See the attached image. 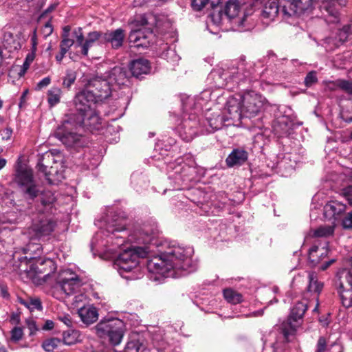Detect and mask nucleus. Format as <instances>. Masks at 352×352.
<instances>
[{
	"label": "nucleus",
	"instance_id": "obj_36",
	"mask_svg": "<svg viewBox=\"0 0 352 352\" xmlns=\"http://www.w3.org/2000/svg\"><path fill=\"white\" fill-rule=\"evenodd\" d=\"M223 296L228 302L233 305L240 303L243 301L242 295L230 288L223 290Z\"/></svg>",
	"mask_w": 352,
	"mask_h": 352
},
{
	"label": "nucleus",
	"instance_id": "obj_33",
	"mask_svg": "<svg viewBox=\"0 0 352 352\" xmlns=\"http://www.w3.org/2000/svg\"><path fill=\"white\" fill-rule=\"evenodd\" d=\"M338 292L343 305L346 307L352 306V286L346 287L344 283L342 280L340 283Z\"/></svg>",
	"mask_w": 352,
	"mask_h": 352
},
{
	"label": "nucleus",
	"instance_id": "obj_60",
	"mask_svg": "<svg viewBox=\"0 0 352 352\" xmlns=\"http://www.w3.org/2000/svg\"><path fill=\"white\" fill-rule=\"evenodd\" d=\"M330 352H342L343 349L342 346L338 343H333L331 344L329 349Z\"/></svg>",
	"mask_w": 352,
	"mask_h": 352
},
{
	"label": "nucleus",
	"instance_id": "obj_49",
	"mask_svg": "<svg viewBox=\"0 0 352 352\" xmlns=\"http://www.w3.org/2000/svg\"><path fill=\"white\" fill-rule=\"evenodd\" d=\"M142 347L143 346L139 340H131L126 344L125 352H140Z\"/></svg>",
	"mask_w": 352,
	"mask_h": 352
},
{
	"label": "nucleus",
	"instance_id": "obj_40",
	"mask_svg": "<svg viewBox=\"0 0 352 352\" xmlns=\"http://www.w3.org/2000/svg\"><path fill=\"white\" fill-rule=\"evenodd\" d=\"M349 30V25H344L342 29H340L338 32V36H336L338 40L333 42V46H331L330 48L338 47L340 45L344 43L347 39Z\"/></svg>",
	"mask_w": 352,
	"mask_h": 352
},
{
	"label": "nucleus",
	"instance_id": "obj_47",
	"mask_svg": "<svg viewBox=\"0 0 352 352\" xmlns=\"http://www.w3.org/2000/svg\"><path fill=\"white\" fill-rule=\"evenodd\" d=\"M309 291H314L320 293L323 287V283L318 281L316 277L313 274H309Z\"/></svg>",
	"mask_w": 352,
	"mask_h": 352
},
{
	"label": "nucleus",
	"instance_id": "obj_21",
	"mask_svg": "<svg viewBox=\"0 0 352 352\" xmlns=\"http://www.w3.org/2000/svg\"><path fill=\"white\" fill-rule=\"evenodd\" d=\"M307 9L306 2L303 3L302 0L287 1L282 6L281 13L285 19L292 16H300Z\"/></svg>",
	"mask_w": 352,
	"mask_h": 352
},
{
	"label": "nucleus",
	"instance_id": "obj_25",
	"mask_svg": "<svg viewBox=\"0 0 352 352\" xmlns=\"http://www.w3.org/2000/svg\"><path fill=\"white\" fill-rule=\"evenodd\" d=\"M157 231L156 229L151 228L148 226H144L140 230L134 234L133 240L139 243L145 245L152 244L155 240Z\"/></svg>",
	"mask_w": 352,
	"mask_h": 352
},
{
	"label": "nucleus",
	"instance_id": "obj_24",
	"mask_svg": "<svg viewBox=\"0 0 352 352\" xmlns=\"http://www.w3.org/2000/svg\"><path fill=\"white\" fill-rule=\"evenodd\" d=\"M322 8L325 10L328 13L327 21L328 23H337L339 21V13L335 8V2L336 1L340 6L346 5L345 0H321Z\"/></svg>",
	"mask_w": 352,
	"mask_h": 352
},
{
	"label": "nucleus",
	"instance_id": "obj_23",
	"mask_svg": "<svg viewBox=\"0 0 352 352\" xmlns=\"http://www.w3.org/2000/svg\"><path fill=\"white\" fill-rule=\"evenodd\" d=\"M78 314L80 320L86 325L96 322L99 317L98 310L93 305H87L78 309Z\"/></svg>",
	"mask_w": 352,
	"mask_h": 352
},
{
	"label": "nucleus",
	"instance_id": "obj_45",
	"mask_svg": "<svg viewBox=\"0 0 352 352\" xmlns=\"http://www.w3.org/2000/svg\"><path fill=\"white\" fill-rule=\"evenodd\" d=\"M335 85L336 87L345 91L348 94L352 95V82L346 80L338 79L335 82Z\"/></svg>",
	"mask_w": 352,
	"mask_h": 352
},
{
	"label": "nucleus",
	"instance_id": "obj_53",
	"mask_svg": "<svg viewBox=\"0 0 352 352\" xmlns=\"http://www.w3.org/2000/svg\"><path fill=\"white\" fill-rule=\"evenodd\" d=\"M336 40H338L337 37H331V36H329L324 40L323 44H324V46L327 51H332L336 48V47L330 48L331 46H333V42H335Z\"/></svg>",
	"mask_w": 352,
	"mask_h": 352
},
{
	"label": "nucleus",
	"instance_id": "obj_41",
	"mask_svg": "<svg viewBox=\"0 0 352 352\" xmlns=\"http://www.w3.org/2000/svg\"><path fill=\"white\" fill-rule=\"evenodd\" d=\"M19 302L30 310H41L43 309L41 302L38 298H31L29 301H25L23 299H19Z\"/></svg>",
	"mask_w": 352,
	"mask_h": 352
},
{
	"label": "nucleus",
	"instance_id": "obj_28",
	"mask_svg": "<svg viewBox=\"0 0 352 352\" xmlns=\"http://www.w3.org/2000/svg\"><path fill=\"white\" fill-rule=\"evenodd\" d=\"M248 158V152L243 148H235L226 158V164L229 167L243 164Z\"/></svg>",
	"mask_w": 352,
	"mask_h": 352
},
{
	"label": "nucleus",
	"instance_id": "obj_3",
	"mask_svg": "<svg viewBox=\"0 0 352 352\" xmlns=\"http://www.w3.org/2000/svg\"><path fill=\"white\" fill-rule=\"evenodd\" d=\"M126 220L118 217L114 216L111 219L106 221L104 230H100L94 236L91 241V246L100 245H106L109 243H113V239L115 236L116 241L115 245L120 246L123 244L126 236Z\"/></svg>",
	"mask_w": 352,
	"mask_h": 352
},
{
	"label": "nucleus",
	"instance_id": "obj_4",
	"mask_svg": "<svg viewBox=\"0 0 352 352\" xmlns=\"http://www.w3.org/2000/svg\"><path fill=\"white\" fill-rule=\"evenodd\" d=\"M14 181L25 197L32 199L39 195L40 189L34 179L32 170L19 160L15 166Z\"/></svg>",
	"mask_w": 352,
	"mask_h": 352
},
{
	"label": "nucleus",
	"instance_id": "obj_38",
	"mask_svg": "<svg viewBox=\"0 0 352 352\" xmlns=\"http://www.w3.org/2000/svg\"><path fill=\"white\" fill-rule=\"evenodd\" d=\"M62 91L58 87H53L47 91V102L50 107L57 104L61 98Z\"/></svg>",
	"mask_w": 352,
	"mask_h": 352
},
{
	"label": "nucleus",
	"instance_id": "obj_27",
	"mask_svg": "<svg viewBox=\"0 0 352 352\" xmlns=\"http://www.w3.org/2000/svg\"><path fill=\"white\" fill-rule=\"evenodd\" d=\"M279 12L278 0H267L263 7L261 16L269 23L275 19Z\"/></svg>",
	"mask_w": 352,
	"mask_h": 352
},
{
	"label": "nucleus",
	"instance_id": "obj_62",
	"mask_svg": "<svg viewBox=\"0 0 352 352\" xmlns=\"http://www.w3.org/2000/svg\"><path fill=\"white\" fill-rule=\"evenodd\" d=\"M27 325L30 330V334L34 333V332L38 329L36 322L32 320H28Z\"/></svg>",
	"mask_w": 352,
	"mask_h": 352
},
{
	"label": "nucleus",
	"instance_id": "obj_44",
	"mask_svg": "<svg viewBox=\"0 0 352 352\" xmlns=\"http://www.w3.org/2000/svg\"><path fill=\"white\" fill-rule=\"evenodd\" d=\"M60 343L61 341L59 339L51 338L43 342V347L45 351L52 352L56 349Z\"/></svg>",
	"mask_w": 352,
	"mask_h": 352
},
{
	"label": "nucleus",
	"instance_id": "obj_61",
	"mask_svg": "<svg viewBox=\"0 0 352 352\" xmlns=\"http://www.w3.org/2000/svg\"><path fill=\"white\" fill-rule=\"evenodd\" d=\"M74 299V305L76 306H78L79 302H82L85 299H86V296L83 294H79L77 295H75L73 298Z\"/></svg>",
	"mask_w": 352,
	"mask_h": 352
},
{
	"label": "nucleus",
	"instance_id": "obj_57",
	"mask_svg": "<svg viewBox=\"0 0 352 352\" xmlns=\"http://www.w3.org/2000/svg\"><path fill=\"white\" fill-rule=\"evenodd\" d=\"M12 129L10 127L7 126L1 133V138L3 140H9L12 135Z\"/></svg>",
	"mask_w": 352,
	"mask_h": 352
},
{
	"label": "nucleus",
	"instance_id": "obj_48",
	"mask_svg": "<svg viewBox=\"0 0 352 352\" xmlns=\"http://www.w3.org/2000/svg\"><path fill=\"white\" fill-rule=\"evenodd\" d=\"M209 2L210 0H192V6L194 10L199 11ZM210 3L211 6L213 7L219 3V0H211Z\"/></svg>",
	"mask_w": 352,
	"mask_h": 352
},
{
	"label": "nucleus",
	"instance_id": "obj_42",
	"mask_svg": "<svg viewBox=\"0 0 352 352\" xmlns=\"http://www.w3.org/2000/svg\"><path fill=\"white\" fill-rule=\"evenodd\" d=\"M76 79V72L73 69H68L66 70L65 76L63 78V85L65 87L70 88L74 83Z\"/></svg>",
	"mask_w": 352,
	"mask_h": 352
},
{
	"label": "nucleus",
	"instance_id": "obj_22",
	"mask_svg": "<svg viewBox=\"0 0 352 352\" xmlns=\"http://www.w3.org/2000/svg\"><path fill=\"white\" fill-rule=\"evenodd\" d=\"M217 96V94L212 92L210 89H205L195 98V102L192 98H188V102L184 104V108L186 110H188V106L194 103L195 109H202L204 107L206 106L208 102H214L212 98Z\"/></svg>",
	"mask_w": 352,
	"mask_h": 352
},
{
	"label": "nucleus",
	"instance_id": "obj_10",
	"mask_svg": "<svg viewBox=\"0 0 352 352\" xmlns=\"http://www.w3.org/2000/svg\"><path fill=\"white\" fill-rule=\"evenodd\" d=\"M82 285V280L69 269L61 270L56 277V287L67 296L75 294Z\"/></svg>",
	"mask_w": 352,
	"mask_h": 352
},
{
	"label": "nucleus",
	"instance_id": "obj_50",
	"mask_svg": "<svg viewBox=\"0 0 352 352\" xmlns=\"http://www.w3.org/2000/svg\"><path fill=\"white\" fill-rule=\"evenodd\" d=\"M333 228L331 226L320 227L314 232L316 236H327L332 234Z\"/></svg>",
	"mask_w": 352,
	"mask_h": 352
},
{
	"label": "nucleus",
	"instance_id": "obj_37",
	"mask_svg": "<svg viewBox=\"0 0 352 352\" xmlns=\"http://www.w3.org/2000/svg\"><path fill=\"white\" fill-rule=\"evenodd\" d=\"M225 20H226V18L223 12L214 11L208 16L207 24L208 26L210 25H214L219 27L223 24Z\"/></svg>",
	"mask_w": 352,
	"mask_h": 352
},
{
	"label": "nucleus",
	"instance_id": "obj_7",
	"mask_svg": "<svg viewBox=\"0 0 352 352\" xmlns=\"http://www.w3.org/2000/svg\"><path fill=\"white\" fill-rule=\"evenodd\" d=\"M75 118L67 115L63 124L57 128L54 135L63 144L68 147L80 145V135L75 131L80 126L74 124Z\"/></svg>",
	"mask_w": 352,
	"mask_h": 352
},
{
	"label": "nucleus",
	"instance_id": "obj_43",
	"mask_svg": "<svg viewBox=\"0 0 352 352\" xmlns=\"http://www.w3.org/2000/svg\"><path fill=\"white\" fill-rule=\"evenodd\" d=\"M78 333L74 331L68 330L63 333V342L67 345H72L77 341Z\"/></svg>",
	"mask_w": 352,
	"mask_h": 352
},
{
	"label": "nucleus",
	"instance_id": "obj_5",
	"mask_svg": "<svg viewBox=\"0 0 352 352\" xmlns=\"http://www.w3.org/2000/svg\"><path fill=\"white\" fill-rule=\"evenodd\" d=\"M151 251V248L147 245L124 250L115 260L114 267L122 276H124V273L131 272L137 267L140 257L146 256Z\"/></svg>",
	"mask_w": 352,
	"mask_h": 352
},
{
	"label": "nucleus",
	"instance_id": "obj_30",
	"mask_svg": "<svg viewBox=\"0 0 352 352\" xmlns=\"http://www.w3.org/2000/svg\"><path fill=\"white\" fill-rule=\"evenodd\" d=\"M227 121L223 115L221 116L219 113V112H214L210 115L206 114V122L208 126L206 127V131L208 133H212L216 130L220 129L223 123Z\"/></svg>",
	"mask_w": 352,
	"mask_h": 352
},
{
	"label": "nucleus",
	"instance_id": "obj_18",
	"mask_svg": "<svg viewBox=\"0 0 352 352\" xmlns=\"http://www.w3.org/2000/svg\"><path fill=\"white\" fill-rule=\"evenodd\" d=\"M71 116H74L75 118V125L82 126L91 131L100 129L101 121L95 109H91L85 114L75 115L72 113Z\"/></svg>",
	"mask_w": 352,
	"mask_h": 352
},
{
	"label": "nucleus",
	"instance_id": "obj_64",
	"mask_svg": "<svg viewBox=\"0 0 352 352\" xmlns=\"http://www.w3.org/2000/svg\"><path fill=\"white\" fill-rule=\"evenodd\" d=\"M35 53L36 51L32 50V52L27 55L25 60L26 61V65L30 64L34 60L35 58Z\"/></svg>",
	"mask_w": 352,
	"mask_h": 352
},
{
	"label": "nucleus",
	"instance_id": "obj_26",
	"mask_svg": "<svg viewBox=\"0 0 352 352\" xmlns=\"http://www.w3.org/2000/svg\"><path fill=\"white\" fill-rule=\"evenodd\" d=\"M106 77L108 78L111 86L124 85L129 81L127 72L120 67H115L108 72Z\"/></svg>",
	"mask_w": 352,
	"mask_h": 352
},
{
	"label": "nucleus",
	"instance_id": "obj_20",
	"mask_svg": "<svg viewBox=\"0 0 352 352\" xmlns=\"http://www.w3.org/2000/svg\"><path fill=\"white\" fill-rule=\"evenodd\" d=\"M241 9L242 7L238 0H229L225 6L223 11L226 20L230 21L234 19L236 20V23L239 25H243L244 18L250 13L244 12L241 17L239 14Z\"/></svg>",
	"mask_w": 352,
	"mask_h": 352
},
{
	"label": "nucleus",
	"instance_id": "obj_6",
	"mask_svg": "<svg viewBox=\"0 0 352 352\" xmlns=\"http://www.w3.org/2000/svg\"><path fill=\"white\" fill-rule=\"evenodd\" d=\"M94 329L100 338H108L113 345H118L124 336V324L120 319L107 318L100 320Z\"/></svg>",
	"mask_w": 352,
	"mask_h": 352
},
{
	"label": "nucleus",
	"instance_id": "obj_8",
	"mask_svg": "<svg viewBox=\"0 0 352 352\" xmlns=\"http://www.w3.org/2000/svg\"><path fill=\"white\" fill-rule=\"evenodd\" d=\"M148 20L146 15H140L137 16L133 22L135 27H143L131 30L129 35V42L133 43L137 47H148L154 37L152 30L145 27L148 24Z\"/></svg>",
	"mask_w": 352,
	"mask_h": 352
},
{
	"label": "nucleus",
	"instance_id": "obj_1",
	"mask_svg": "<svg viewBox=\"0 0 352 352\" xmlns=\"http://www.w3.org/2000/svg\"><path fill=\"white\" fill-rule=\"evenodd\" d=\"M191 247L173 245L160 255L152 257L147 261L148 278L160 282L164 278H177L196 270L193 264Z\"/></svg>",
	"mask_w": 352,
	"mask_h": 352
},
{
	"label": "nucleus",
	"instance_id": "obj_39",
	"mask_svg": "<svg viewBox=\"0 0 352 352\" xmlns=\"http://www.w3.org/2000/svg\"><path fill=\"white\" fill-rule=\"evenodd\" d=\"M63 34L65 35H68L69 38L74 41V44L76 43V47H80L81 42L84 40V34L82 30L80 28H76L71 32H66Z\"/></svg>",
	"mask_w": 352,
	"mask_h": 352
},
{
	"label": "nucleus",
	"instance_id": "obj_14",
	"mask_svg": "<svg viewBox=\"0 0 352 352\" xmlns=\"http://www.w3.org/2000/svg\"><path fill=\"white\" fill-rule=\"evenodd\" d=\"M111 85L105 76L104 78L96 77L89 80L85 89L94 95L98 102L107 99L111 94Z\"/></svg>",
	"mask_w": 352,
	"mask_h": 352
},
{
	"label": "nucleus",
	"instance_id": "obj_15",
	"mask_svg": "<svg viewBox=\"0 0 352 352\" xmlns=\"http://www.w3.org/2000/svg\"><path fill=\"white\" fill-rule=\"evenodd\" d=\"M98 102L95 96L91 95L85 88L78 93L74 99V103L78 112L76 115L85 114L94 109L96 103Z\"/></svg>",
	"mask_w": 352,
	"mask_h": 352
},
{
	"label": "nucleus",
	"instance_id": "obj_59",
	"mask_svg": "<svg viewBox=\"0 0 352 352\" xmlns=\"http://www.w3.org/2000/svg\"><path fill=\"white\" fill-rule=\"evenodd\" d=\"M58 319L62 321L66 326L70 327L72 324L69 315H63L58 316Z\"/></svg>",
	"mask_w": 352,
	"mask_h": 352
},
{
	"label": "nucleus",
	"instance_id": "obj_63",
	"mask_svg": "<svg viewBox=\"0 0 352 352\" xmlns=\"http://www.w3.org/2000/svg\"><path fill=\"white\" fill-rule=\"evenodd\" d=\"M31 43H32V50L36 51V46H37V37L36 34V31L34 32V34L31 38Z\"/></svg>",
	"mask_w": 352,
	"mask_h": 352
},
{
	"label": "nucleus",
	"instance_id": "obj_58",
	"mask_svg": "<svg viewBox=\"0 0 352 352\" xmlns=\"http://www.w3.org/2000/svg\"><path fill=\"white\" fill-rule=\"evenodd\" d=\"M51 82V78L50 77H45L38 82L36 85L37 89H41L43 87L48 86Z\"/></svg>",
	"mask_w": 352,
	"mask_h": 352
},
{
	"label": "nucleus",
	"instance_id": "obj_54",
	"mask_svg": "<svg viewBox=\"0 0 352 352\" xmlns=\"http://www.w3.org/2000/svg\"><path fill=\"white\" fill-rule=\"evenodd\" d=\"M342 195L347 199L349 204L352 205V186L343 188Z\"/></svg>",
	"mask_w": 352,
	"mask_h": 352
},
{
	"label": "nucleus",
	"instance_id": "obj_52",
	"mask_svg": "<svg viewBox=\"0 0 352 352\" xmlns=\"http://www.w3.org/2000/svg\"><path fill=\"white\" fill-rule=\"evenodd\" d=\"M11 340L16 342L22 339L23 336V329L21 327H14L12 329L11 332Z\"/></svg>",
	"mask_w": 352,
	"mask_h": 352
},
{
	"label": "nucleus",
	"instance_id": "obj_2",
	"mask_svg": "<svg viewBox=\"0 0 352 352\" xmlns=\"http://www.w3.org/2000/svg\"><path fill=\"white\" fill-rule=\"evenodd\" d=\"M307 309V305L298 302L292 308L291 314L286 321H284L278 327L279 335L275 342L272 344L274 352H283L285 343L290 341V336H293L302 322V318Z\"/></svg>",
	"mask_w": 352,
	"mask_h": 352
},
{
	"label": "nucleus",
	"instance_id": "obj_17",
	"mask_svg": "<svg viewBox=\"0 0 352 352\" xmlns=\"http://www.w3.org/2000/svg\"><path fill=\"white\" fill-rule=\"evenodd\" d=\"M346 211V205L338 201H330L324 206V217L333 225L339 223Z\"/></svg>",
	"mask_w": 352,
	"mask_h": 352
},
{
	"label": "nucleus",
	"instance_id": "obj_29",
	"mask_svg": "<svg viewBox=\"0 0 352 352\" xmlns=\"http://www.w3.org/2000/svg\"><path fill=\"white\" fill-rule=\"evenodd\" d=\"M124 38V32L120 28L102 34L104 41L110 43L111 47L115 49L119 48L122 45Z\"/></svg>",
	"mask_w": 352,
	"mask_h": 352
},
{
	"label": "nucleus",
	"instance_id": "obj_16",
	"mask_svg": "<svg viewBox=\"0 0 352 352\" xmlns=\"http://www.w3.org/2000/svg\"><path fill=\"white\" fill-rule=\"evenodd\" d=\"M56 225V222L51 217L41 214L38 220L34 221L31 230L35 237L41 238L50 235L54 231Z\"/></svg>",
	"mask_w": 352,
	"mask_h": 352
},
{
	"label": "nucleus",
	"instance_id": "obj_9",
	"mask_svg": "<svg viewBox=\"0 0 352 352\" xmlns=\"http://www.w3.org/2000/svg\"><path fill=\"white\" fill-rule=\"evenodd\" d=\"M26 253H29L30 262V271L36 274H40L47 272V275L52 271L54 267V261L50 258H37L42 252V248L40 243H30L26 247Z\"/></svg>",
	"mask_w": 352,
	"mask_h": 352
},
{
	"label": "nucleus",
	"instance_id": "obj_56",
	"mask_svg": "<svg viewBox=\"0 0 352 352\" xmlns=\"http://www.w3.org/2000/svg\"><path fill=\"white\" fill-rule=\"evenodd\" d=\"M326 344L325 339L323 337H320L318 341L317 350L316 352H324Z\"/></svg>",
	"mask_w": 352,
	"mask_h": 352
},
{
	"label": "nucleus",
	"instance_id": "obj_35",
	"mask_svg": "<svg viewBox=\"0 0 352 352\" xmlns=\"http://www.w3.org/2000/svg\"><path fill=\"white\" fill-rule=\"evenodd\" d=\"M316 306L312 310V318L313 320H317L320 324L322 327H327L330 322L329 320V314H325L324 315L320 316L319 311H318V307H319V301L318 297L316 298Z\"/></svg>",
	"mask_w": 352,
	"mask_h": 352
},
{
	"label": "nucleus",
	"instance_id": "obj_31",
	"mask_svg": "<svg viewBox=\"0 0 352 352\" xmlns=\"http://www.w3.org/2000/svg\"><path fill=\"white\" fill-rule=\"evenodd\" d=\"M102 38V34L100 32L94 31L89 32L86 38L81 42L80 47V53L83 56H87L89 49L94 45V44L100 38Z\"/></svg>",
	"mask_w": 352,
	"mask_h": 352
},
{
	"label": "nucleus",
	"instance_id": "obj_11",
	"mask_svg": "<svg viewBox=\"0 0 352 352\" xmlns=\"http://www.w3.org/2000/svg\"><path fill=\"white\" fill-rule=\"evenodd\" d=\"M57 164L58 162L54 159L52 151L46 152L38 163V170L45 174L50 184H54L63 178L62 173L58 170Z\"/></svg>",
	"mask_w": 352,
	"mask_h": 352
},
{
	"label": "nucleus",
	"instance_id": "obj_19",
	"mask_svg": "<svg viewBox=\"0 0 352 352\" xmlns=\"http://www.w3.org/2000/svg\"><path fill=\"white\" fill-rule=\"evenodd\" d=\"M195 118L192 116V118L184 119L178 126L179 135L186 142L191 141L198 133V122Z\"/></svg>",
	"mask_w": 352,
	"mask_h": 352
},
{
	"label": "nucleus",
	"instance_id": "obj_34",
	"mask_svg": "<svg viewBox=\"0 0 352 352\" xmlns=\"http://www.w3.org/2000/svg\"><path fill=\"white\" fill-rule=\"evenodd\" d=\"M227 78V74H224L221 70L212 71L208 77V80H212L214 86L217 88H222L226 85L225 80Z\"/></svg>",
	"mask_w": 352,
	"mask_h": 352
},
{
	"label": "nucleus",
	"instance_id": "obj_13",
	"mask_svg": "<svg viewBox=\"0 0 352 352\" xmlns=\"http://www.w3.org/2000/svg\"><path fill=\"white\" fill-rule=\"evenodd\" d=\"M222 114L227 121H231L229 124L239 125L243 116L241 96L230 97L226 101Z\"/></svg>",
	"mask_w": 352,
	"mask_h": 352
},
{
	"label": "nucleus",
	"instance_id": "obj_55",
	"mask_svg": "<svg viewBox=\"0 0 352 352\" xmlns=\"http://www.w3.org/2000/svg\"><path fill=\"white\" fill-rule=\"evenodd\" d=\"M47 199H45V198H42L41 203L43 206L45 207H50L51 208V205L53 204V202L55 201V197L54 195L52 193H48L47 195Z\"/></svg>",
	"mask_w": 352,
	"mask_h": 352
},
{
	"label": "nucleus",
	"instance_id": "obj_46",
	"mask_svg": "<svg viewBox=\"0 0 352 352\" xmlns=\"http://www.w3.org/2000/svg\"><path fill=\"white\" fill-rule=\"evenodd\" d=\"M62 40L60 43V49L63 52H67L70 47L74 45V41L68 35L63 33L61 35Z\"/></svg>",
	"mask_w": 352,
	"mask_h": 352
},
{
	"label": "nucleus",
	"instance_id": "obj_12",
	"mask_svg": "<svg viewBox=\"0 0 352 352\" xmlns=\"http://www.w3.org/2000/svg\"><path fill=\"white\" fill-rule=\"evenodd\" d=\"M241 96L244 118L258 116L263 108L265 98L253 91L245 92Z\"/></svg>",
	"mask_w": 352,
	"mask_h": 352
},
{
	"label": "nucleus",
	"instance_id": "obj_51",
	"mask_svg": "<svg viewBox=\"0 0 352 352\" xmlns=\"http://www.w3.org/2000/svg\"><path fill=\"white\" fill-rule=\"evenodd\" d=\"M340 223L345 229L352 228V212H350L344 215L343 214Z\"/></svg>",
	"mask_w": 352,
	"mask_h": 352
},
{
	"label": "nucleus",
	"instance_id": "obj_32",
	"mask_svg": "<svg viewBox=\"0 0 352 352\" xmlns=\"http://www.w3.org/2000/svg\"><path fill=\"white\" fill-rule=\"evenodd\" d=\"M130 69L133 76L138 77L142 74H148L151 67L147 60L140 58L133 60L131 63Z\"/></svg>",
	"mask_w": 352,
	"mask_h": 352
}]
</instances>
